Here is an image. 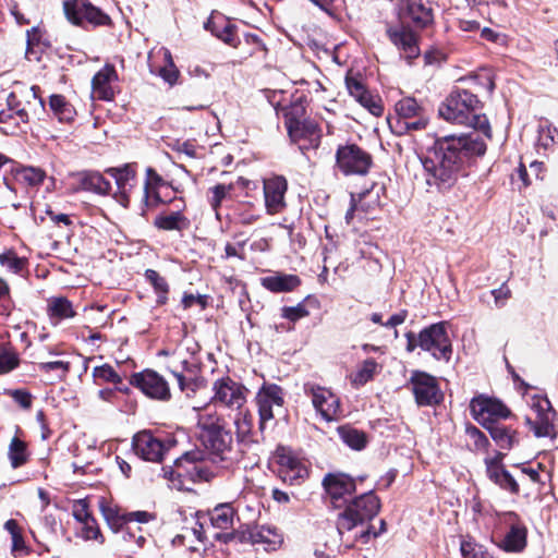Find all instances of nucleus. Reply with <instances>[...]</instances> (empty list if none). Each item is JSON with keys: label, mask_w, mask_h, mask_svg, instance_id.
<instances>
[{"label": "nucleus", "mask_w": 558, "mask_h": 558, "mask_svg": "<svg viewBox=\"0 0 558 558\" xmlns=\"http://www.w3.org/2000/svg\"><path fill=\"white\" fill-rule=\"evenodd\" d=\"M486 143L475 133L448 135L435 141L421 158L426 183L439 191L451 189L474 157L486 153Z\"/></svg>", "instance_id": "1"}, {"label": "nucleus", "mask_w": 558, "mask_h": 558, "mask_svg": "<svg viewBox=\"0 0 558 558\" xmlns=\"http://www.w3.org/2000/svg\"><path fill=\"white\" fill-rule=\"evenodd\" d=\"M197 425L199 428V438L207 449V457L201 452H186L179 458L175 463L180 470L184 464V470L195 480L209 481L215 473L210 471L206 462L210 461L227 468L231 462V435L223 429L220 418L216 414L206 413L198 416Z\"/></svg>", "instance_id": "2"}, {"label": "nucleus", "mask_w": 558, "mask_h": 558, "mask_svg": "<svg viewBox=\"0 0 558 558\" xmlns=\"http://www.w3.org/2000/svg\"><path fill=\"white\" fill-rule=\"evenodd\" d=\"M380 508L379 499L373 493H366L347 505L339 514L337 531L342 543L352 547L356 542L367 543L371 536L385 531V522L380 521V531H374L369 521L376 517Z\"/></svg>", "instance_id": "3"}, {"label": "nucleus", "mask_w": 558, "mask_h": 558, "mask_svg": "<svg viewBox=\"0 0 558 558\" xmlns=\"http://www.w3.org/2000/svg\"><path fill=\"white\" fill-rule=\"evenodd\" d=\"M481 101L477 96L465 89L452 90L439 106V116L448 122L471 126L492 138V128L485 114L478 113Z\"/></svg>", "instance_id": "4"}, {"label": "nucleus", "mask_w": 558, "mask_h": 558, "mask_svg": "<svg viewBox=\"0 0 558 558\" xmlns=\"http://www.w3.org/2000/svg\"><path fill=\"white\" fill-rule=\"evenodd\" d=\"M523 398L535 416H527L526 423L537 437H547L554 433L555 411L547 397L533 392L525 386Z\"/></svg>", "instance_id": "5"}, {"label": "nucleus", "mask_w": 558, "mask_h": 558, "mask_svg": "<svg viewBox=\"0 0 558 558\" xmlns=\"http://www.w3.org/2000/svg\"><path fill=\"white\" fill-rule=\"evenodd\" d=\"M397 117L389 120L390 128L399 135L409 131L423 130L427 124V118L423 108L414 98L407 97L396 104Z\"/></svg>", "instance_id": "6"}, {"label": "nucleus", "mask_w": 558, "mask_h": 558, "mask_svg": "<svg viewBox=\"0 0 558 558\" xmlns=\"http://www.w3.org/2000/svg\"><path fill=\"white\" fill-rule=\"evenodd\" d=\"M447 323L440 322L424 328L418 333V347L437 360L449 361L452 347L446 329Z\"/></svg>", "instance_id": "7"}, {"label": "nucleus", "mask_w": 558, "mask_h": 558, "mask_svg": "<svg viewBox=\"0 0 558 558\" xmlns=\"http://www.w3.org/2000/svg\"><path fill=\"white\" fill-rule=\"evenodd\" d=\"M63 11L68 21L73 25L82 26L84 21L95 27L111 25L110 16L87 0H65Z\"/></svg>", "instance_id": "8"}, {"label": "nucleus", "mask_w": 558, "mask_h": 558, "mask_svg": "<svg viewBox=\"0 0 558 558\" xmlns=\"http://www.w3.org/2000/svg\"><path fill=\"white\" fill-rule=\"evenodd\" d=\"M470 410L473 418L483 427L489 426L498 420H506L511 415L510 409L504 402L484 395L471 400Z\"/></svg>", "instance_id": "9"}, {"label": "nucleus", "mask_w": 558, "mask_h": 558, "mask_svg": "<svg viewBox=\"0 0 558 558\" xmlns=\"http://www.w3.org/2000/svg\"><path fill=\"white\" fill-rule=\"evenodd\" d=\"M336 161L338 168L345 175H364L373 163L372 156L355 144L339 146L336 153Z\"/></svg>", "instance_id": "10"}, {"label": "nucleus", "mask_w": 558, "mask_h": 558, "mask_svg": "<svg viewBox=\"0 0 558 558\" xmlns=\"http://www.w3.org/2000/svg\"><path fill=\"white\" fill-rule=\"evenodd\" d=\"M175 445L174 439L163 442L149 430H142L133 437V449L143 460L161 462L167 451Z\"/></svg>", "instance_id": "11"}, {"label": "nucleus", "mask_w": 558, "mask_h": 558, "mask_svg": "<svg viewBox=\"0 0 558 558\" xmlns=\"http://www.w3.org/2000/svg\"><path fill=\"white\" fill-rule=\"evenodd\" d=\"M401 23L424 29L434 23V10L428 1L401 0L399 4Z\"/></svg>", "instance_id": "12"}, {"label": "nucleus", "mask_w": 558, "mask_h": 558, "mask_svg": "<svg viewBox=\"0 0 558 558\" xmlns=\"http://www.w3.org/2000/svg\"><path fill=\"white\" fill-rule=\"evenodd\" d=\"M116 181V201L123 207H129L131 195L137 185V172L135 163H125L122 167H112L106 170Z\"/></svg>", "instance_id": "13"}, {"label": "nucleus", "mask_w": 558, "mask_h": 558, "mask_svg": "<svg viewBox=\"0 0 558 558\" xmlns=\"http://www.w3.org/2000/svg\"><path fill=\"white\" fill-rule=\"evenodd\" d=\"M279 474L284 482L298 484L308 475L306 462L299 458L291 449L279 447L276 450Z\"/></svg>", "instance_id": "14"}, {"label": "nucleus", "mask_w": 558, "mask_h": 558, "mask_svg": "<svg viewBox=\"0 0 558 558\" xmlns=\"http://www.w3.org/2000/svg\"><path fill=\"white\" fill-rule=\"evenodd\" d=\"M323 485L331 504L336 508L347 505L349 498L355 492L354 481L342 473L326 475Z\"/></svg>", "instance_id": "15"}, {"label": "nucleus", "mask_w": 558, "mask_h": 558, "mask_svg": "<svg viewBox=\"0 0 558 558\" xmlns=\"http://www.w3.org/2000/svg\"><path fill=\"white\" fill-rule=\"evenodd\" d=\"M387 34L405 60L411 62L420 56L418 36L410 25L402 23L400 27H390Z\"/></svg>", "instance_id": "16"}, {"label": "nucleus", "mask_w": 558, "mask_h": 558, "mask_svg": "<svg viewBox=\"0 0 558 558\" xmlns=\"http://www.w3.org/2000/svg\"><path fill=\"white\" fill-rule=\"evenodd\" d=\"M260 424L274 418L276 412L281 411L282 392L280 386H262L256 396Z\"/></svg>", "instance_id": "17"}, {"label": "nucleus", "mask_w": 558, "mask_h": 558, "mask_svg": "<svg viewBox=\"0 0 558 558\" xmlns=\"http://www.w3.org/2000/svg\"><path fill=\"white\" fill-rule=\"evenodd\" d=\"M295 113H303L302 107L292 108L287 112V128L292 141L296 142L301 138H307L312 144L317 145L320 138L318 126L315 122L310 120H299L293 117Z\"/></svg>", "instance_id": "18"}, {"label": "nucleus", "mask_w": 558, "mask_h": 558, "mask_svg": "<svg viewBox=\"0 0 558 558\" xmlns=\"http://www.w3.org/2000/svg\"><path fill=\"white\" fill-rule=\"evenodd\" d=\"M287 189V180L283 177H274L264 181L265 206L268 214H278L284 208Z\"/></svg>", "instance_id": "19"}, {"label": "nucleus", "mask_w": 558, "mask_h": 558, "mask_svg": "<svg viewBox=\"0 0 558 558\" xmlns=\"http://www.w3.org/2000/svg\"><path fill=\"white\" fill-rule=\"evenodd\" d=\"M312 400L315 409L326 421L333 420L340 411L339 398L327 386H314Z\"/></svg>", "instance_id": "20"}, {"label": "nucleus", "mask_w": 558, "mask_h": 558, "mask_svg": "<svg viewBox=\"0 0 558 558\" xmlns=\"http://www.w3.org/2000/svg\"><path fill=\"white\" fill-rule=\"evenodd\" d=\"M118 81V74L112 64H106L92 80V94L99 100L110 101L114 97L113 83Z\"/></svg>", "instance_id": "21"}, {"label": "nucleus", "mask_w": 558, "mask_h": 558, "mask_svg": "<svg viewBox=\"0 0 558 558\" xmlns=\"http://www.w3.org/2000/svg\"><path fill=\"white\" fill-rule=\"evenodd\" d=\"M502 459L504 454L501 452H497L495 458L485 459L487 476L500 488L511 494H518L519 484L513 476L500 465Z\"/></svg>", "instance_id": "22"}, {"label": "nucleus", "mask_w": 558, "mask_h": 558, "mask_svg": "<svg viewBox=\"0 0 558 558\" xmlns=\"http://www.w3.org/2000/svg\"><path fill=\"white\" fill-rule=\"evenodd\" d=\"M347 88L351 96H353L363 107L378 117L383 113V106L380 101L374 98L365 88V86L355 77H347Z\"/></svg>", "instance_id": "23"}, {"label": "nucleus", "mask_w": 558, "mask_h": 558, "mask_svg": "<svg viewBox=\"0 0 558 558\" xmlns=\"http://www.w3.org/2000/svg\"><path fill=\"white\" fill-rule=\"evenodd\" d=\"M262 286L274 293L291 292L301 284L298 276L291 274H279L260 279Z\"/></svg>", "instance_id": "24"}, {"label": "nucleus", "mask_w": 558, "mask_h": 558, "mask_svg": "<svg viewBox=\"0 0 558 558\" xmlns=\"http://www.w3.org/2000/svg\"><path fill=\"white\" fill-rule=\"evenodd\" d=\"M215 399L223 405L241 409L245 402L244 386H214Z\"/></svg>", "instance_id": "25"}, {"label": "nucleus", "mask_w": 558, "mask_h": 558, "mask_svg": "<svg viewBox=\"0 0 558 558\" xmlns=\"http://www.w3.org/2000/svg\"><path fill=\"white\" fill-rule=\"evenodd\" d=\"M165 181L159 175L155 169L148 167L146 169V179L144 182V194H143V204L146 208L154 207L157 204L161 203V198L157 192L158 187L163 185Z\"/></svg>", "instance_id": "26"}, {"label": "nucleus", "mask_w": 558, "mask_h": 558, "mask_svg": "<svg viewBox=\"0 0 558 558\" xmlns=\"http://www.w3.org/2000/svg\"><path fill=\"white\" fill-rule=\"evenodd\" d=\"M80 175V189L100 195H106L111 190V184L99 172L84 171Z\"/></svg>", "instance_id": "27"}, {"label": "nucleus", "mask_w": 558, "mask_h": 558, "mask_svg": "<svg viewBox=\"0 0 558 558\" xmlns=\"http://www.w3.org/2000/svg\"><path fill=\"white\" fill-rule=\"evenodd\" d=\"M526 546V529L511 522V527L501 541L500 547L506 551L518 553Z\"/></svg>", "instance_id": "28"}, {"label": "nucleus", "mask_w": 558, "mask_h": 558, "mask_svg": "<svg viewBox=\"0 0 558 558\" xmlns=\"http://www.w3.org/2000/svg\"><path fill=\"white\" fill-rule=\"evenodd\" d=\"M47 312L50 319H56L54 324L61 319L73 318L76 314L72 302L64 296H54L49 299Z\"/></svg>", "instance_id": "29"}, {"label": "nucleus", "mask_w": 558, "mask_h": 558, "mask_svg": "<svg viewBox=\"0 0 558 558\" xmlns=\"http://www.w3.org/2000/svg\"><path fill=\"white\" fill-rule=\"evenodd\" d=\"M154 225L165 231H182L190 227V220L178 210L159 215L156 217Z\"/></svg>", "instance_id": "30"}, {"label": "nucleus", "mask_w": 558, "mask_h": 558, "mask_svg": "<svg viewBox=\"0 0 558 558\" xmlns=\"http://www.w3.org/2000/svg\"><path fill=\"white\" fill-rule=\"evenodd\" d=\"M209 515L214 527L223 531L233 527L235 512L231 505H218L210 511Z\"/></svg>", "instance_id": "31"}, {"label": "nucleus", "mask_w": 558, "mask_h": 558, "mask_svg": "<svg viewBox=\"0 0 558 558\" xmlns=\"http://www.w3.org/2000/svg\"><path fill=\"white\" fill-rule=\"evenodd\" d=\"M493 440L501 448V449H511L513 445L517 442L515 432L509 427L504 425L494 423L489 426L485 427Z\"/></svg>", "instance_id": "32"}, {"label": "nucleus", "mask_w": 558, "mask_h": 558, "mask_svg": "<svg viewBox=\"0 0 558 558\" xmlns=\"http://www.w3.org/2000/svg\"><path fill=\"white\" fill-rule=\"evenodd\" d=\"M160 52L163 56L165 65L157 69L150 65V72L158 74L169 85H174L179 78V70L173 62L171 52L167 48H161Z\"/></svg>", "instance_id": "33"}, {"label": "nucleus", "mask_w": 558, "mask_h": 558, "mask_svg": "<svg viewBox=\"0 0 558 558\" xmlns=\"http://www.w3.org/2000/svg\"><path fill=\"white\" fill-rule=\"evenodd\" d=\"M413 393L418 405L438 404L444 398L438 386H413Z\"/></svg>", "instance_id": "34"}, {"label": "nucleus", "mask_w": 558, "mask_h": 558, "mask_svg": "<svg viewBox=\"0 0 558 558\" xmlns=\"http://www.w3.org/2000/svg\"><path fill=\"white\" fill-rule=\"evenodd\" d=\"M49 107L61 122H70L74 119L75 110L62 95L50 96Z\"/></svg>", "instance_id": "35"}, {"label": "nucleus", "mask_w": 558, "mask_h": 558, "mask_svg": "<svg viewBox=\"0 0 558 558\" xmlns=\"http://www.w3.org/2000/svg\"><path fill=\"white\" fill-rule=\"evenodd\" d=\"M146 280L153 286L157 294V304L163 305L168 300L169 284L156 270L147 269L145 271Z\"/></svg>", "instance_id": "36"}, {"label": "nucleus", "mask_w": 558, "mask_h": 558, "mask_svg": "<svg viewBox=\"0 0 558 558\" xmlns=\"http://www.w3.org/2000/svg\"><path fill=\"white\" fill-rule=\"evenodd\" d=\"M205 28L209 29L213 35L217 38L221 39L223 43L231 47H238L239 39L235 36V26L227 23L221 28L217 27L216 23L213 20H208L205 23Z\"/></svg>", "instance_id": "37"}, {"label": "nucleus", "mask_w": 558, "mask_h": 558, "mask_svg": "<svg viewBox=\"0 0 558 558\" xmlns=\"http://www.w3.org/2000/svg\"><path fill=\"white\" fill-rule=\"evenodd\" d=\"M338 430L343 442H345L352 449L361 450L365 447L367 439L363 432L350 426L339 427Z\"/></svg>", "instance_id": "38"}, {"label": "nucleus", "mask_w": 558, "mask_h": 558, "mask_svg": "<svg viewBox=\"0 0 558 558\" xmlns=\"http://www.w3.org/2000/svg\"><path fill=\"white\" fill-rule=\"evenodd\" d=\"M45 172L35 167H21L15 170V179L29 186H37L43 183Z\"/></svg>", "instance_id": "39"}, {"label": "nucleus", "mask_w": 558, "mask_h": 558, "mask_svg": "<svg viewBox=\"0 0 558 558\" xmlns=\"http://www.w3.org/2000/svg\"><path fill=\"white\" fill-rule=\"evenodd\" d=\"M255 542L266 544L267 549H276L281 545L282 536L275 527L263 525L255 535Z\"/></svg>", "instance_id": "40"}, {"label": "nucleus", "mask_w": 558, "mask_h": 558, "mask_svg": "<svg viewBox=\"0 0 558 558\" xmlns=\"http://www.w3.org/2000/svg\"><path fill=\"white\" fill-rule=\"evenodd\" d=\"M27 451H26V445L24 441L20 440L19 438L14 437L11 440L10 447H9V459L11 462V465L16 469L27 461Z\"/></svg>", "instance_id": "41"}, {"label": "nucleus", "mask_w": 558, "mask_h": 558, "mask_svg": "<svg viewBox=\"0 0 558 558\" xmlns=\"http://www.w3.org/2000/svg\"><path fill=\"white\" fill-rule=\"evenodd\" d=\"M100 512L110 529H112L114 532H118L123 526V524H125L124 513L120 514L116 508L111 507L105 501L100 502Z\"/></svg>", "instance_id": "42"}, {"label": "nucleus", "mask_w": 558, "mask_h": 558, "mask_svg": "<svg viewBox=\"0 0 558 558\" xmlns=\"http://www.w3.org/2000/svg\"><path fill=\"white\" fill-rule=\"evenodd\" d=\"M381 369V366L374 360L368 359L363 362L356 372L355 384H366L374 380L375 375Z\"/></svg>", "instance_id": "43"}, {"label": "nucleus", "mask_w": 558, "mask_h": 558, "mask_svg": "<svg viewBox=\"0 0 558 558\" xmlns=\"http://www.w3.org/2000/svg\"><path fill=\"white\" fill-rule=\"evenodd\" d=\"M28 121L29 113L26 108H19L15 111H13V108L0 110V123L20 125V123H27Z\"/></svg>", "instance_id": "44"}, {"label": "nucleus", "mask_w": 558, "mask_h": 558, "mask_svg": "<svg viewBox=\"0 0 558 558\" xmlns=\"http://www.w3.org/2000/svg\"><path fill=\"white\" fill-rule=\"evenodd\" d=\"M0 264L13 274H20L26 266V259L19 257L13 251L9 250L0 254Z\"/></svg>", "instance_id": "45"}, {"label": "nucleus", "mask_w": 558, "mask_h": 558, "mask_svg": "<svg viewBox=\"0 0 558 558\" xmlns=\"http://www.w3.org/2000/svg\"><path fill=\"white\" fill-rule=\"evenodd\" d=\"M81 537L85 541H97L99 544L105 542L100 529L94 517L87 521L82 522Z\"/></svg>", "instance_id": "46"}, {"label": "nucleus", "mask_w": 558, "mask_h": 558, "mask_svg": "<svg viewBox=\"0 0 558 558\" xmlns=\"http://www.w3.org/2000/svg\"><path fill=\"white\" fill-rule=\"evenodd\" d=\"M466 434L470 437V439L473 441L474 449L477 451H487L489 447V440L485 436L484 433H482L477 427L475 426H468L466 427Z\"/></svg>", "instance_id": "47"}, {"label": "nucleus", "mask_w": 558, "mask_h": 558, "mask_svg": "<svg viewBox=\"0 0 558 558\" xmlns=\"http://www.w3.org/2000/svg\"><path fill=\"white\" fill-rule=\"evenodd\" d=\"M94 377L96 380L106 383L120 384L121 377L110 365H102L94 369Z\"/></svg>", "instance_id": "48"}, {"label": "nucleus", "mask_w": 558, "mask_h": 558, "mask_svg": "<svg viewBox=\"0 0 558 558\" xmlns=\"http://www.w3.org/2000/svg\"><path fill=\"white\" fill-rule=\"evenodd\" d=\"M258 218H259V215L257 213H255L252 209V207L248 205H240L235 209V220H236V222H239L241 225H245V226L252 225L256 220H258Z\"/></svg>", "instance_id": "49"}, {"label": "nucleus", "mask_w": 558, "mask_h": 558, "mask_svg": "<svg viewBox=\"0 0 558 558\" xmlns=\"http://www.w3.org/2000/svg\"><path fill=\"white\" fill-rule=\"evenodd\" d=\"M5 393L9 395L21 408H31L33 397L26 389H10L5 390Z\"/></svg>", "instance_id": "50"}, {"label": "nucleus", "mask_w": 558, "mask_h": 558, "mask_svg": "<svg viewBox=\"0 0 558 558\" xmlns=\"http://www.w3.org/2000/svg\"><path fill=\"white\" fill-rule=\"evenodd\" d=\"M141 391L151 398L158 400H167L170 398L168 386H137Z\"/></svg>", "instance_id": "51"}, {"label": "nucleus", "mask_w": 558, "mask_h": 558, "mask_svg": "<svg viewBox=\"0 0 558 558\" xmlns=\"http://www.w3.org/2000/svg\"><path fill=\"white\" fill-rule=\"evenodd\" d=\"M236 426V433L241 437H245L251 433L252 429V416L243 411L236 414L234 420Z\"/></svg>", "instance_id": "52"}, {"label": "nucleus", "mask_w": 558, "mask_h": 558, "mask_svg": "<svg viewBox=\"0 0 558 558\" xmlns=\"http://www.w3.org/2000/svg\"><path fill=\"white\" fill-rule=\"evenodd\" d=\"M130 384H166V381L153 371H144L133 375Z\"/></svg>", "instance_id": "53"}, {"label": "nucleus", "mask_w": 558, "mask_h": 558, "mask_svg": "<svg viewBox=\"0 0 558 558\" xmlns=\"http://www.w3.org/2000/svg\"><path fill=\"white\" fill-rule=\"evenodd\" d=\"M310 312L303 304H298L295 306H284L282 308V317L287 318L291 322H296L303 317L308 316Z\"/></svg>", "instance_id": "54"}, {"label": "nucleus", "mask_w": 558, "mask_h": 558, "mask_svg": "<svg viewBox=\"0 0 558 558\" xmlns=\"http://www.w3.org/2000/svg\"><path fill=\"white\" fill-rule=\"evenodd\" d=\"M40 369L49 373L54 372L59 379L63 378V375L69 371V363L63 361L46 362L40 364Z\"/></svg>", "instance_id": "55"}, {"label": "nucleus", "mask_w": 558, "mask_h": 558, "mask_svg": "<svg viewBox=\"0 0 558 558\" xmlns=\"http://www.w3.org/2000/svg\"><path fill=\"white\" fill-rule=\"evenodd\" d=\"M461 554L464 558H484L485 554L482 546L471 541H463L461 543Z\"/></svg>", "instance_id": "56"}, {"label": "nucleus", "mask_w": 558, "mask_h": 558, "mask_svg": "<svg viewBox=\"0 0 558 558\" xmlns=\"http://www.w3.org/2000/svg\"><path fill=\"white\" fill-rule=\"evenodd\" d=\"M72 514L80 523L87 521L93 518L88 510V504L86 500L81 499L74 502L72 508Z\"/></svg>", "instance_id": "57"}, {"label": "nucleus", "mask_w": 558, "mask_h": 558, "mask_svg": "<svg viewBox=\"0 0 558 558\" xmlns=\"http://www.w3.org/2000/svg\"><path fill=\"white\" fill-rule=\"evenodd\" d=\"M538 144L544 148L551 146L555 143V135L558 133L557 129L550 125L541 126L538 131Z\"/></svg>", "instance_id": "58"}, {"label": "nucleus", "mask_w": 558, "mask_h": 558, "mask_svg": "<svg viewBox=\"0 0 558 558\" xmlns=\"http://www.w3.org/2000/svg\"><path fill=\"white\" fill-rule=\"evenodd\" d=\"M371 194V191H364L360 193L357 196L355 194H351L350 208L345 213V222L350 225L354 218L355 211L359 209V203H361L366 196Z\"/></svg>", "instance_id": "59"}, {"label": "nucleus", "mask_w": 558, "mask_h": 558, "mask_svg": "<svg viewBox=\"0 0 558 558\" xmlns=\"http://www.w3.org/2000/svg\"><path fill=\"white\" fill-rule=\"evenodd\" d=\"M155 519L156 515L148 511H132L124 513L125 524L130 522L148 523Z\"/></svg>", "instance_id": "60"}, {"label": "nucleus", "mask_w": 558, "mask_h": 558, "mask_svg": "<svg viewBox=\"0 0 558 558\" xmlns=\"http://www.w3.org/2000/svg\"><path fill=\"white\" fill-rule=\"evenodd\" d=\"M16 364L17 357L14 353L5 351L0 354V374L9 373Z\"/></svg>", "instance_id": "61"}, {"label": "nucleus", "mask_w": 558, "mask_h": 558, "mask_svg": "<svg viewBox=\"0 0 558 558\" xmlns=\"http://www.w3.org/2000/svg\"><path fill=\"white\" fill-rule=\"evenodd\" d=\"M213 191V199H211V206L214 209H217L222 199L227 196V194L231 191L230 185L225 184H218L211 189Z\"/></svg>", "instance_id": "62"}, {"label": "nucleus", "mask_w": 558, "mask_h": 558, "mask_svg": "<svg viewBox=\"0 0 558 558\" xmlns=\"http://www.w3.org/2000/svg\"><path fill=\"white\" fill-rule=\"evenodd\" d=\"M408 316L407 311H400L396 314H393L385 324H383L386 327H397L404 323L405 318Z\"/></svg>", "instance_id": "63"}, {"label": "nucleus", "mask_w": 558, "mask_h": 558, "mask_svg": "<svg viewBox=\"0 0 558 558\" xmlns=\"http://www.w3.org/2000/svg\"><path fill=\"white\" fill-rule=\"evenodd\" d=\"M12 551L13 553H21L26 550L25 542L22 536V534H17L12 536Z\"/></svg>", "instance_id": "64"}]
</instances>
